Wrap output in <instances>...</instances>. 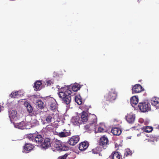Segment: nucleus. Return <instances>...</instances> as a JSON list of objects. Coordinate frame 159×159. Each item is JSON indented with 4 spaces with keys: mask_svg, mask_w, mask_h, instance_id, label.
Masks as SVG:
<instances>
[{
    "mask_svg": "<svg viewBox=\"0 0 159 159\" xmlns=\"http://www.w3.org/2000/svg\"><path fill=\"white\" fill-rule=\"evenodd\" d=\"M75 102L79 105H81L82 102V99L80 95H77L75 97Z\"/></svg>",
    "mask_w": 159,
    "mask_h": 159,
    "instance_id": "23",
    "label": "nucleus"
},
{
    "mask_svg": "<svg viewBox=\"0 0 159 159\" xmlns=\"http://www.w3.org/2000/svg\"><path fill=\"white\" fill-rule=\"evenodd\" d=\"M52 117L51 115H48L46 117V120L48 123H50L52 121Z\"/></svg>",
    "mask_w": 159,
    "mask_h": 159,
    "instance_id": "31",
    "label": "nucleus"
},
{
    "mask_svg": "<svg viewBox=\"0 0 159 159\" xmlns=\"http://www.w3.org/2000/svg\"><path fill=\"white\" fill-rule=\"evenodd\" d=\"M37 103L38 106V107L40 109H42L44 107V103L41 100H39L37 102Z\"/></svg>",
    "mask_w": 159,
    "mask_h": 159,
    "instance_id": "27",
    "label": "nucleus"
},
{
    "mask_svg": "<svg viewBox=\"0 0 159 159\" xmlns=\"http://www.w3.org/2000/svg\"><path fill=\"white\" fill-rule=\"evenodd\" d=\"M33 145L30 143H25L24 146V149L27 151H31L33 149Z\"/></svg>",
    "mask_w": 159,
    "mask_h": 159,
    "instance_id": "22",
    "label": "nucleus"
},
{
    "mask_svg": "<svg viewBox=\"0 0 159 159\" xmlns=\"http://www.w3.org/2000/svg\"><path fill=\"white\" fill-rule=\"evenodd\" d=\"M89 146V143L87 141H84L80 143L79 146V148L81 151L86 149Z\"/></svg>",
    "mask_w": 159,
    "mask_h": 159,
    "instance_id": "14",
    "label": "nucleus"
},
{
    "mask_svg": "<svg viewBox=\"0 0 159 159\" xmlns=\"http://www.w3.org/2000/svg\"><path fill=\"white\" fill-rule=\"evenodd\" d=\"M54 146L57 149L61 151H66L69 149V147L65 145L59 140L55 141Z\"/></svg>",
    "mask_w": 159,
    "mask_h": 159,
    "instance_id": "5",
    "label": "nucleus"
},
{
    "mask_svg": "<svg viewBox=\"0 0 159 159\" xmlns=\"http://www.w3.org/2000/svg\"><path fill=\"white\" fill-rule=\"evenodd\" d=\"M102 151V148L99 146L93 149L92 152L93 153L97 154L99 153L100 152Z\"/></svg>",
    "mask_w": 159,
    "mask_h": 159,
    "instance_id": "25",
    "label": "nucleus"
},
{
    "mask_svg": "<svg viewBox=\"0 0 159 159\" xmlns=\"http://www.w3.org/2000/svg\"><path fill=\"white\" fill-rule=\"evenodd\" d=\"M98 131L99 132H104L106 131V130L103 127H99L98 129Z\"/></svg>",
    "mask_w": 159,
    "mask_h": 159,
    "instance_id": "35",
    "label": "nucleus"
},
{
    "mask_svg": "<svg viewBox=\"0 0 159 159\" xmlns=\"http://www.w3.org/2000/svg\"><path fill=\"white\" fill-rule=\"evenodd\" d=\"M108 140L107 138L104 136L100 138V141L99 142V146L102 148H103L104 149L107 147L108 144Z\"/></svg>",
    "mask_w": 159,
    "mask_h": 159,
    "instance_id": "8",
    "label": "nucleus"
},
{
    "mask_svg": "<svg viewBox=\"0 0 159 159\" xmlns=\"http://www.w3.org/2000/svg\"><path fill=\"white\" fill-rule=\"evenodd\" d=\"M117 93L115 89H112L104 96V100L106 101L112 102L117 97Z\"/></svg>",
    "mask_w": 159,
    "mask_h": 159,
    "instance_id": "3",
    "label": "nucleus"
},
{
    "mask_svg": "<svg viewBox=\"0 0 159 159\" xmlns=\"http://www.w3.org/2000/svg\"><path fill=\"white\" fill-rule=\"evenodd\" d=\"M72 90L74 92L77 91L80 89V88L78 87V85L76 84H74L71 87Z\"/></svg>",
    "mask_w": 159,
    "mask_h": 159,
    "instance_id": "30",
    "label": "nucleus"
},
{
    "mask_svg": "<svg viewBox=\"0 0 159 159\" xmlns=\"http://www.w3.org/2000/svg\"><path fill=\"white\" fill-rule=\"evenodd\" d=\"M71 91L68 87H61L58 93V95L59 97L62 99L63 103L69 105L71 101Z\"/></svg>",
    "mask_w": 159,
    "mask_h": 159,
    "instance_id": "1",
    "label": "nucleus"
},
{
    "mask_svg": "<svg viewBox=\"0 0 159 159\" xmlns=\"http://www.w3.org/2000/svg\"><path fill=\"white\" fill-rule=\"evenodd\" d=\"M111 132L115 135H119L121 133V130L119 128H112L111 130Z\"/></svg>",
    "mask_w": 159,
    "mask_h": 159,
    "instance_id": "17",
    "label": "nucleus"
},
{
    "mask_svg": "<svg viewBox=\"0 0 159 159\" xmlns=\"http://www.w3.org/2000/svg\"><path fill=\"white\" fill-rule=\"evenodd\" d=\"M58 87H59V86H57V88H58ZM58 89H59V88H58Z\"/></svg>",
    "mask_w": 159,
    "mask_h": 159,
    "instance_id": "41",
    "label": "nucleus"
},
{
    "mask_svg": "<svg viewBox=\"0 0 159 159\" xmlns=\"http://www.w3.org/2000/svg\"><path fill=\"white\" fill-rule=\"evenodd\" d=\"M138 98L136 96L132 97L130 99V102L132 105L133 104L136 105L138 103Z\"/></svg>",
    "mask_w": 159,
    "mask_h": 159,
    "instance_id": "20",
    "label": "nucleus"
},
{
    "mask_svg": "<svg viewBox=\"0 0 159 159\" xmlns=\"http://www.w3.org/2000/svg\"><path fill=\"white\" fill-rule=\"evenodd\" d=\"M42 83L40 81H37L34 83V90L36 91H38L40 90V86L41 85Z\"/></svg>",
    "mask_w": 159,
    "mask_h": 159,
    "instance_id": "19",
    "label": "nucleus"
},
{
    "mask_svg": "<svg viewBox=\"0 0 159 159\" xmlns=\"http://www.w3.org/2000/svg\"><path fill=\"white\" fill-rule=\"evenodd\" d=\"M44 139L43 138L40 134H38L35 137L34 139V143L36 144H41Z\"/></svg>",
    "mask_w": 159,
    "mask_h": 159,
    "instance_id": "13",
    "label": "nucleus"
},
{
    "mask_svg": "<svg viewBox=\"0 0 159 159\" xmlns=\"http://www.w3.org/2000/svg\"><path fill=\"white\" fill-rule=\"evenodd\" d=\"M19 96L18 92V91L12 92L10 95V97L11 98H17Z\"/></svg>",
    "mask_w": 159,
    "mask_h": 159,
    "instance_id": "26",
    "label": "nucleus"
},
{
    "mask_svg": "<svg viewBox=\"0 0 159 159\" xmlns=\"http://www.w3.org/2000/svg\"><path fill=\"white\" fill-rule=\"evenodd\" d=\"M152 129V127L149 126H144L142 128V130L144 131L147 133L151 132Z\"/></svg>",
    "mask_w": 159,
    "mask_h": 159,
    "instance_id": "24",
    "label": "nucleus"
},
{
    "mask_svg": "<svg viewBox=\"0 0 159 159\" xmlns=\"http://www.w3.org/2000/svg\"><path fill=\"white\" fill-rule=\"evenodd\" d=\"M79 140L80 137L79 136H74L70 138L67 142L70 145L74 146L78 142Z\"/></svg>",
    "mask_w": 159,
    "mask_h": 159,
    "instance_id": "9",
    "label": "nucleus"
},
{
    "mask_svg": "<svg viewBox=\"0 0 159 159\" xmlns=\"http://www.w3.org/2000/svg\"><path fill=\"white\" fill-rule=\"evenodd\" d=\"M159 98L156 97H154L152 98L151 100V103L152 105L155 107L156 109L159 108L158 107Z\"/></svg>",
    "mask_w": 159,
    "mask_h": 159,
    "instance_id": "16",
    "label": "nucleus"
},
{
    "mask_svg": "<svg viewBox=\"0 0 159 159\" xmlns=\"http://www.w3.org/2000/svg\"><path fill=\"white\" fill-rule=\"evenodd\" d=\"M15 127L17 128L20 129H25V123L24 121H21L19 123L15 125Z\"/></svg>",
    "mask_w": 159,
    "mask_h": 159,
    "instance_id": "21",
    "label": "nucleus"
},
{
    "mask_svg": "<svg viewBox=\"0 0 159 159\" xmlns=\"http://www.w3.org/2000/svg\"><path fill=\"white\" fill-rule=\"evenodd\" d=\"M132 93H137L141 92L144 90L143 88L139 84H135L132 88Z\"/></svg>",
    "mask_w": 159,
    "mask_h": 159,
    "instance_id": "10",
    "label": "nucleus"
},
{
    "mask_svg": "<svg viewBox=\"0 0 159 159\" xmlns=\"http://www.w3.org/2000/svg\"><path fill=\"white\" fill-rule=\"evenodd\" d=\"M132 154L131 151L129 149H127L126 150L124 153V157H127L129 155H131Z\"/></svg>",
    "mask_w": 159,
    "mask_h": 159,
    "instance_id": "28",
    "label": "nucleus"
},
{
    "mask_svg": "<svg viewBox=\"0 0 159 159\" xmlns=\"http://www.w3.org/2000/svg\"><path fill=\"white\" fill-rule=\"evenodd\" d=\"M121 155L117 152H113L109 157V159H120Z\"/></svg>",
    "mask_w": 159,
    "mask_h": 159,
    "instance_id": "15",
    "label": "nucleus"
},
{
    "mask_svg": "<svg viewBox=\"0 0 159 159\" xmlns=\"http://www.w3.org/2000/svg\"><path fill=\"white\" fill-rule=\"evenodd\" d=\"M138 108L142 112H147L150 110V105L147 102H140L138 105Z\"/></svg>",
    "mask_w": 159,
    "mask_h": 159,
    "instance_id": "6",
    "label": "nucleus"
},
{
    "mask_svg": "<svg viewBox=\"0 0 159 159\" xmlns=\"http://www.w3.org/2000/svg\"><path fill=\"white\" fill-rule=\"evenodd\" d=\"M46 103L50 107V109L53 111L56 109L57 104L56 102L53 98L48 97L45 99Z\"/></svg>",
    "mask_w": 159,
    "mask_h": 159,
    "instance_id": "4",
    "label": "nucleus"
},
{
    "mask_svg": "<svg viewBox=\"0 0 159 159\" xmlns=\"http://www.w3.org/2000/svg\"><path fill=\"white\" fill-rule=\"evenodd\" d=\"M126 120L129 123L132 124L135 120V116L132 113L128 114L126 116Z\"/></svg>",
    "mask_w": 159,
    "mask_h": 159,
    "instance_id": "12",
    "label": "nucleus"
},
{
    "mask_svg": "<svg viewBox=\"0 0 159 159\" xmlns=\"http://www.w3.org/2000/svg\"><path fill=\"white\" fill-rule=\"evenodd\" d=\"M34 134H29L28 135L27 138L30 141H32V142H34V139L35 137L34 136Z\"/></svg>",
    "mask_w": 159,
    "mask_h": 159,
    "instance_id": "29",
    "label": "nucleus"
},
{
    "mask_svg": "<svg viewBox=\"0 0 159 159\" xmlns=\"http://www.w3.org/2000/svg\"><path fill=\"white\" fill-rule=\"evenodd\" d=\"M51 139L49 138H46L44 139L43 141L40 146L42 148L46 149L51 147Z\"/></svg>",
    "mask_w": 159,
    "mask_h": 159,
    "instance_id": "7",
    "label": "nucleus"
},
{
    "mask_svg": "<svg viewBox=\"0 0 159 159\" xmlns=\"http://www.w3.org/2000/svg\"><path fill=\"white\" fill-rule=\"evenodd\" d=\"M38 122V121L35 119L32 120L31 121V124L33 125V126L37 124Z\"/></svg>",
    "mask_w": 159,
    "mask_h": 159,
    "instance_id": "37",
    "label": "nucleus"
},
{
    "mask_svg": "<svg viewBox=\"0 0 159 159\" xmlns=\"http://www.w3.org/2000/svg\"><path fill=\"white\" fill-rule=\"evenodd\" d=\"M91 115H89L88 117L87 113L85 112H83L81 116V121L83 122H87V121L89 120V116Z\"/></svg>",
    "mask_w": 159,
    "mask_h": 159,
    "instance_id": "18",
    "label": "nucleus"
},
{
    "mask_svg": "<svg viewBox=\"0 0 159 159\" xmlns=\"http://www.w3.org/2000/svg\"><path fill=\"white\" fill-rule=\"evenodd\" d=\"M28 111L30 113L32 112L33 111V108L31 105H29V107L27 108Z\"/></svg>",
    "mask_w": 159,
    "mask_h": 159,
    "instance_id": "36",
    "label": "nucleus"
},
{
    "mask_svg": "<svg viewBox=\"0 0 159 159\" xmlns=\"http://www.w3.org/2000/svg\"><path fill=\"white\" fill-rule=\"evenodd\" d=\"M64 132L65 134L66 135V137L70 135L71 134V133L70 130H69L68 131Z\"/></svg>",
    "mask_w": 159,
    "mask_h": 159,
    "instance_id": "39",
    "label": "nucleus"
},
{
    "mask_svg": "<svg viewBox=\"0 0 159 159\" xmlns=\"http://www.w3.org/2000/svg\"><path fill=\"white\" fill-rule=\"evenodd\" d=\"M57 135L61 138L66 137L65 132H61L58 133Z\"/></svg>",
    "mask_w": 159,
    "mask_h": 159,
    "instance_id": "32",
    "label": "nucleus"
},
{
    "mask_svg": "<svg viewBox=\"0 0 159 159\" xmlns=\"http://www.w3.org/2000/svg\"><path fill=\"white\" fill-rule=\"evenodd\" d=\"M9 115L11 121L12 120H16L18 119V115L16 110H12L9 111Z\"/></svg>",
    "mask_w": 159,
    "mask_h": 159,
    "instance_id": "11",
    "label": "nucleus"
},
{
    "mask_svg": "<svg viewBox=\"0 0 159 159\" xmlns=\"http://www.w3.org/2000/svg\"><path fill=\"white\" fill-rule=\"evenodd\" d=\"M53 84V83L51 80H49L46 82L45 85H46L47 86H50L52 84Z\"/></svg>",
    "mask_w": 159,
    "mask_h": 159,
    "instance_id": "38",
    "label": "nucleus"
},
{
    "mask_svg": "<svg viewBox=\"0 0 159 159\" xmlns=\"http://www.w3.org/2000/svg\"><path fill=\"white\" fill-rule=\"evenodd\" d=\"M72 121L73 122H74L73 121L74 120V122H75V123L76 124H77L78 123H80V120L79 118L78 117H76V118H73L72 120Z\"/></svg>",
    "mask_w": 159,
    "mask_h": 159,
    "instance_id": "33",
    "label": "nucleus"
},
{
    "mask_svg": "<svg viewBox=\"0 0 159 159\" xmlns=\"http://www.w3.org/2000/svg\"><path fill=\"white\" fill-rule=\"evenodd\" d=\"M68 154L66 153L63 155L59 156L58 157V159H66Z\"/></svg>",
    "mask_w": 159,
    "mask_h": 159,
    "instance_id": "34",
    "label": "nucleus"
},
{
    "mask_svg": "<svg viewBox=\"0 0 159 159\" xmlns=\"http://www.w3.org/2000/svg\"><path fill=\"white\" fill-rule=\"evenodd\" d=\"M65 130H66L65 129H64L63 130L64 131H65Z\"/></svg>",
    "mask_w": 159,
    "mask_h": 159,
    "instance_id": "42",
    "label": "nucleus"
},
{
    "mask_svg": "<svg viewBox=\"0 0 159 159\" xmlns=\"http://www.w3.org/2000/svg\"><path fill=\"white\" fill-rule=\"evenodd\" d=\"M24 105L27 108L30 105L28 102H25L24 103Z\"/></svg>",
    "mask_w": 159,
    "mask_h": 159,
    "instance_id": "40",
    "label": "nucleus"
},
{
    "mask_svg": "<svg viewBox=\"0 0 159 159\" xmlns=\"http://www.w3.org/2000/svg\"><path fill=\"white\" fill-rule=\"evenodd\" d=\"M90 123L85 126L84 129L85 132L91 133L95 129L97 124V118L96 115L91 114L89 116Z\"/></svg>",
    "mask_w": 159,
    "mask_h": 159,
    "instance_id": "2",
    "label": "nucleus"
}]
</instances>
